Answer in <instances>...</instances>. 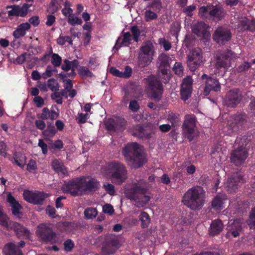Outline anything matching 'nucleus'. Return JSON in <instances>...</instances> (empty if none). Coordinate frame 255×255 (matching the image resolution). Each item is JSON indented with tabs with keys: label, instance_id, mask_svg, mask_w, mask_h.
<instances>
[{
	"label": "nucleus",
	"instance_id": "nucleus-44",
	"mask_svg": "<svg viewBox=\"0 0 255 255\" xmlns=\"http://www.w3.org/2000/svg\"><path fill=\"white\" fill-rule=\"evenodd\" d=\"M78 74L82 78L92 77L93 76V73L89 69L84 66H81L78 69Z\"/></svg>",
	"mask_w": 255,
	"mask_h": 255
},
{
	"label": "nucleus",
	"instance_id": "nucleus-4",
	"mask_svg": "<svg viewBox=\"0 0 255 255\" xmlns=\"http://www.w3.org/2000/svg\"><path fill=\"white\" fill-rule=\"evenodd\" d=\"M205 193L202 187L194 186L184 193L182 202L192 210H200L205 204Z\"/></svg>",
	"mask_w": 255,
	"mask_h": 255
},
{
	"label": "nucleus",
	"instance_id": "nucleus-22",
	"mask_svg": "<svg viewBox=\"0 0 255 255\" xmlns=\"http://www.w3.org/2000/svg\"><path fill=\"white\" fill-rule=\"evenodd\" d=\"M7 201L9 203L11 207V210L12 215L18 218H21L22 215L20 210L22 209V206L19 204L14 196L10 193H9L7 196Z\"/></svg>",
	"mask_w": 255,
	"mask_h": 255
},
{
	"label": "nucleus",
	"instance_id": "nucleus-58",
	"mask_svg": "<svg viewBox=\"0 0 255 255\" xmlns=\"http://www.w3.org/2000/svg\"><path fill=\"white\" fill-rule=\"evenodd\" d=\"M68 22L72 25H80L82 23V20L81 18L78 17H73V16H70L68 17Z\"/></svg>",
	"mask_w": 255,
	"mask_h": 255
},
{
	"label": "nucleus",
	"instance_id": "nucleus-35",
	"mask_svg": "<svg viewBox=\"0 0 255 255\" xmlns=\"http://www.w3.org/2000/svg\"><path fill=\"white\" fill-rule=\"evenodd\" d=\"M14 163L21 168L24 167L26 157L19 152H15L13 154Z\"/></svg>",
	"mask_w": 255,
	"mask_h": 255
},
{
	"label": "nucleus",
	"instance_id": "nucleus-57",
	"mask_svg": "<svg viewBox=\"0 0 255 255\" xmlns=\"http://www.w3.org/2000/svg\"><path fill=\"white\" fill-rule=\"evenodd\" d=\"M49 110L47 108L45 107L43 109L42 113L41 114H38L37 115V117L41 120H47L49 118Z\"/></svg>",
	"mask_w": 255,
	"mask_h": 255
},
{
	"label": "nucleus",
	"instance_id": "nucleus-49",
	"mask_svg": "<svg viewBox=\"0 0 255 255\" xmlns=\"http://www.w3.org/2000/svg\"><path fill=\"white\" fill-rule=\"evenodd\" d=\"M249 19L246 17H244L241 20H239L238 24V28L241 31H246L248 29V24L249 23Z\"/></svg>",
	"mask_w": 255,
	"mask_h": 255
},
{
	"label": "nucleus",
	"instance_id": "nucleus-54",
	"mask_svg": "<svg viewBox=\"0 0 255 255\" xmlns=\"http://www.w3.org/2000/svg\"><path fill=\"white\" fill-rule=\"evenodd\" d=\"M64 250L67 252H71L74 248L75 244L71 239H68L64 242Z\"/></svg>",
	"mask_w": 255,
	"mask_h": 255
},
{
	"label": "nucleus",
	"instance_id": "nucleus-37",
	"mask_svg": "<svg viewBox=\"0 0 255 255\" xmlns=\"http://www.w3.org/2000/svg\"><path fill=\"white\" fill-rule=\"evenodd\" d=\"M162 2L161 0H151L148 3L147 7L152 9L154 11L159 12L162 9Z\"/></svg>",
	"mask_w": 255,
	"mask_h": 255
},
{
	"label": "nucleus",
	"instance_id": "nucleus-46",
	"mask_svg": "<svg viewBox=\"0 0 255 255\" xmlns=\"http://www.w3.org/2000/svg\"><path fill=\"white\" fill-rule=\"evenodd\" d=\"M62 58L57 53L51 54V63L55 67H59L62 63Z\"/></svg>",
	"mask_w": 255,
	"mask_h": 255
},
{
	"label": "nucleus",
	"instance_id": "nucleus-28",
	"mask_svg": "<svg viewBox=\"0 0 255 255\" xmlns=\"http://www.w3.org/2000/svg\"><path fill=\"white\" fill-rule=\"evenodd\" d=\"M30 24L28 22L22 23L19 25L13 32V36L16 39L23 37L26 34V31L30 28Z\"/></svg>",
	"mask_w": 255,
	"mask_h": 255
},
{
	"label": "nucleus",
	"instance_id": "nucleus-61",
	"mask_svg": "<svg viewBox=\"0 0 255 255\" xmlns=\"http://www.w3.org/2000/svg\"><path fill=\"white\" fill-rule=\"evenodd\" d=\"M37 169V166L35 161L30 159L27 165V170L30 172H33Z\"/></svg>",
	"mask_w": 255,
	"mask_h": 255
},
{
	"label": "nucleus",
	"instance_id": "nucleus-11",
	"mask_svg": "<svg viewBox=\"0 0 255 255\" xmlns=\"http://www.w3.org/2000/svg\"><path fill=\"white\" fill-rule=\"evenodd\" d=\"M150 98L156 101L161 99L163 87L162 83L154 76H149L147 80Z\"/></svg>",
	"mask_w": 255,
	"mask_h": 255
},
{
	"label": "nucleus",
	"instance_id": "nucleus-23",
	"mask_svg": "<svg viewBox=\"0 0 255 255\" xmlns=\"http://www.w3.org/2000/svg\"><path fill=\"white\" fill-rule=\"evenodd\" d=\"M227 234L232 235L234 237H237L239 236L240 232L242 230V226L239 220H235L233 222L228 223L227 227Z\"/></svg>",
	"mask_w": 255,
	"mask_h": 255
},
{
	"label": "nucleus",
	"instance_id": "nucleus-1",
	"mask_svg": "<svg viewBox=\"0 0 255 255\" xmlns=\"http://www.w3.org/2000/svg\"><path fill=\"white\" fill-rule=\"evenodd\" d=\"M89 178V177L83 176L65 181L63 187V191L74 197L85 194L87 192L95 191L99 188V182L93 178L87 180Z\"/></svg>",
	"mask_w": 255,
	"mask_h": 255
},
{
	"label": "nucleus",
	"instance_id": "nucleus-29",
	"mask_svg": "<svg viewBox=\"0 0 255 255\" xmlns=\"http://www.w3.org/2000/svg\"><path fill=\"white\" fill-rule=\"evenodd\" d=\"M2 252L4 255H23L22 252L17 249L13 243H8L5 245Z\"/></svg>",
	"mask_w": 255,
	"mask_h": 255
},
{
	"label": "nucleus",
	"instance_id": "nucleus-20",
	"mask_svg": "<svg viewBox=\"0 0 255 255\" xmlns=\"http://www.w3.org/2000/svg\"><path fill=\"white\" fill-rule=\"evenodd\" d=\"M126 121L122 118L109 119L105 123L106 129L112 132L121 130L126 125Z\"/></svg>",
	"mask_w": 255,
	"mask_h": 255
},
{
	"label": "nucleus",
	"instance_id": "nucleus-9",
	"mask_svg": "<svg viewBox=\"0 0 255 255\" xmlns=\"http://www.w3.org/2000/svg\"><path fill=\"white\" fill-rule=\"evenodd\" d=\"M245 141V138H240L238 137L236 140V143L242 142V145L238 147L236 149L233 150L230 155L231 162L236 166H239L242 165L245 161L248 156V152L242 140Z\"/></svg>",
	"mask_w": 255,
	"mask_h": 255
},
{
	"label": "nucleus",
	"instance_id": "nucleus-13",
	"mask_svg": "<svg viewBox=\"0 0 255 255\" xmlns=\"http://www.w3.org/2000/svg\"><path fill=\"white\" fill-rule=\"evenodd\" d=\"M202 52L201 49H193L188 56L187 61L188 66L190 70L194 72L202 62Z\"/></svg>",
	"mask_w": 255,
	"mask_h": 255
},
{
	"label": "nucleus",
	"instance_id": "nucleus-55",
	"mask_svg": "<svg viewBox=\"0 0 255 255\" xmlns=\"http://www.w3.org/2000/svg\"><path fill=\"white\" fill-rule=\"evenodd\" d=\"M11 7L12 9L8 11V15L10 16H19V6L18 5H13L7 7Z\"/></svg>",
	"mask_w": 255,
	"mask_h": 255
},
{
	"label": "nucleus",
	"instance_id": "nucleus-2",
	"mask_svg": "<svg viewBox=\"0 0 255 255\" xmlns=\"http://www.w3.org/2000/svg\"><path fill=\"white\" fill-rule=\"evenodd\" d=\"M148 183L144 179H140L132 183L130 188L126 189L125 194L127 198L135 202L138 207L144 206L150 201V197L146 195L148 191Z\"/></svg>",
	"mask_w": 255,
	"mask_h": 255
},
{
	"label": "nucleus",
	"instance_id": "nucleus-60",
	"mask_svg": "<svg viewBox=\"0 0 255 255\" xmlns=\"http://www.w3.org/2000/svg\"><path fill=\"white\" fill-rule=\"evenodd\" d=\"M159 44L163 46L165 51H168L171 47V43L165 38H161L159 39Z\"/></svg>",
	"mask_w": 255,
	"mask_h": 255
},
{
	"label": "nucleus",
	"instance_id": "nucleus-27",
	"mask_svg": "<svg viewBox=\"0 0 255 255\" xmlns=\"http://www.w3.org/2000/svg\"><path fill=\"white\" fill-rule=\"evenodd\" d=\"M224 225L220 219L212 221L209 229L210 235L213 236L219 234L223 230Z\"/></svg>",
	"mask_w": 255,
	"mask_h": 255
},
{
	"label": "nucleus",
	"instance_id": "nucleus-47",
	"mask_svg": "<svg viewBox=\"0 0 255 255\" xmlns=\"http://www.w3.org/2000/svg\"><path fill=\"white\" fill-rule=\"evenodd\" d=\"M58 0H51L47 11L51 14H54L58 10L60 6L57 3Z\"/></svg>",
	"mask_w": 255,
	"mask_h": 255
},
{
	"label": "nucleus",
	"instance_id": "nucleus-59",
	"mask_svg": "<svg viewBox=\"0 0 255 255\" xmlns=\"http://www.w3.org/2000/svg\"><path fill=\"white\" fill-rule=\"evenodd\" d=\"M63 143L61 140L58 139L56 140L54 143L51 144V146L49 147L50 149H62L63 148Z\"/></svg>",
	"mask_w": 255,
	"mask_h": 255
},
{
	"label": "nucleus",
	"instance_id": "nucleus-45",
	"mask_svg": "<svg viewBox=\"0 0 255 255\" xmlns=\"http://www.w3.org/2000/svg\"><path fill=\"white\" fill-rule=\"evenodd\" d=\"M160 67H169V57L165 54L160 55L158 57Z\"/></svg>",
	"mask_w": 255,
	"mask_h": 255
},
{
	"label": "nucleus",
	"instance_id": "nucleus-24",
	"mask_svg": "<svg viewBox=\"0 0 255 255\" xmlns=\"http://www.w3.org/2000/svg\"><path fill=\"white\" fill-rule=\"evenodd\" d=\"M11 224L12 230H13L19 239H29V232L25 227L17 222H14Z\"/></svg>",
	"mask_w": 255,
	"mask_h": 255
},
{
	"label": "nucleus",
	"instance_id": "nucleus-19",
	"mask_svg": "<svg viewBox=\"0 0 255 255\" xmlns=\"http://www.w3.org/2000/svg\"><path fill=\"white\" fill-rule=\"evenodd\" d=\"M193 91V79L190 76H187L182 82L180 89L181 99L187 100L191 96Z\"/></svg>",
	"mask_w": 255,
	"mask_h": 255
},
{
	"label": "nucleus",
	"instance_id": "nucleus-6",
	"mask_svg": "<svg viewBox=\"0 0 255 255\" xmlns=\"http://www.w3.org/2000/svg\"><path fill=\"white\" fill-rule=\"evenodd\" d=\"M197 119L194 114H187L184 117V122L182 126L183 136L191 141L198 136L196 132Z\"/></svg>",
	"mask_w": 255,
	"mask_h": 255
},
{
	"label": "nucleus",
	"instance_id": "nucleus-63",
	"mask_svg": "<svg viewBox=\"0 0 255 255\" xmlns=\"http://www.w3.org/2000/svg\"><path fill=\"white\" fill-rule=\"evenodd\" d=\"M51 98L55 100V102L57 104H62L63 101L62 98L60 97V94L56 91L51 94Z\"/></svg>",
	"mask_w": 255,
	"mask_h": 255
},
{
	"label": "nucleus",
	"instance_id": "nucleus-18",
	"mask_svg": "<svg viewBox=\"0 0 255 255\" xmlns=\"http://www.w3.org/2000/svg\"><path fill=\"white\" fill-rule=\"evenodd\" d=\"M232 33L229 29L222 26L218 27L213 34V38L219 44H224L232 38Z\"/></svg>",
	"mask_w": 255,
	"mask_h": 255
},
{
	"label": "nucleus",
	"instance_id": "nucleus-26",
	"mask_svg": "<svg viewBox=\"0 0 255 255\" xmlns=\"http://www.w3.org/2000/svg\"><path fill=\"white\" fill-rule=\"evenodd\" d=\"M132 134L133 136H137L140 138L149 139L152 136V133L148 132L147 130L140 125H136L133 127Z\"/></svg>",
	"mask_w": 255,
	"mask_h": 255
},
{
	"label": "nucleus",
	"instance_id": "nucleus-56",
	"mask_svg": "<svg viewBox=\"0 0 255 255\" xmlns=\"http://www.w3.org/2000/svg\"><path fill=\"white\" fill-rule=\"evenodd\" d=\"M103 187L107 192L111 196H113L115 194V190L114 186L109 183H105L103 185Z\"/></svg>",
	"mask_w": 255,
	"mask_h": 255
},
{
	"label": "nucleus",
	"instance_id": "nucleus-34",
	"mask_svg": "<svg viewBox=\"0 0 255 255\" xmlns=\"http://www.w3.org/2000/svg\"><path fill=\"white\" fill-rule=\"evenodd\" d=\"M121 38L119 37L116 41V45L119 46V48L123 46L128 45L131 44V35L129 32H127L123 33V38L121 43L119 45V42L121 40Z\"/></svg>",
	"mask_w": 255,
	"mask_h": 255
},
{
	"label": "nucleus",
	"instance_id": "nucleus-41",
	"mask_svg": "<svg viewBox=\"0 0 255 255\" xmlns=\"http://www.w3.org/2000/svg\"><path fill=\"white\" fill-rule=\"evenodd\" d=\"M167 120L171 123L172 126L175 127L178 125L180 119L178 114L171 113L168 116Z\"/></svg>",
	"mask_w": 255,
	"mask_h": 255
},
{
	"label": "nucleus",
	"instance_id": "nucleus-17",
	"mask_svg": "<svg viewBox=\"0 0 255 255\" xmlns=\"http://www.w3.org/2000/svg\"><path fill=\"white\" fill-rule=\"evenodd\" d=\"M245 182L243 175L240 172L234 173L227 181V190L230 193L236 192L239 187Z\"/></svg>",
	"mask_w": 255,
	"mask_h": 255
},
{
	"label": "nucleus",
	"instance_id": "nucleus-32",
	"mask_svg": "<svg viewBox=\"0 0 255 255\" xmlns=\"http://www.w3.org/2000/svg\"><path fill=\"white\" fill-rule=\"evenodd\" d=\"M138 58V64L139 66L141 68L148 66L153 59V57L151 56L145 55L139 53Z\"/></svg>",
	"mask_w": 255,
	"mask_h": 255
},
{
	"label": "nucleus",
	"instance_id": "nucleus-39",
	"mask_svg": "<svg viewBox=\"0 0 255 255\" xmlns=\"http://www.w3.org/2000/svg\"><path fill=\"white\" fill-rule=\"evenodd\" d=\"M252 64V62L244 61L237 67L236 70L238 73H246L251 68Z\"/></svg>",
	"mask_w": 255,
	"mask_h": 255
},
{
	"label": "nucleus",
	"instance_id": "nucleus-64",
	"mask_svg": "<svg viewBox=\"0 0 255 255\" xmlns=\"http://www.w3.org/2000/svg\"><path fill=\"white\" fill-rule=\"evenodd\" d=\"M7 145L3 141L0 142V155L4 157L7 155Z\"/></svg>",
	"mask_w": 255,
	"mask_h": 255
},
{
	"label": "nucleus",
	"instance_id": "nucleus-12",
	"mask_svg": "<svg viewBox=\"0 0 255 255\" xmlns=\"http://www.w3.org/2000/svg\"><path fill=\"white\" fill-rule=\"evenodd\" d=\"M247 122V115L244 112H238L231 115L228 121V125L233 132H237Z\"/></svg>",
	"mask_w": 255,
	"mask_h": 255
},
{
	"label": "nucleus",
	"instance_id": "nucleus-33",
	"mask_svg": "<svg viewBox=\"0 0 255 255\" xmlns=\"http://www.w3.org/2000/svg\"><path fill=\"white\" fill-rule=\"evenodd\" d=\"M154 48L152 43L148 42L140 48L139 54L153 56Z\"/></svg>",
	"mask_w": 255,
	"mask_h": 255
},
{
	"label": "nucleus",
	"instance_id": "nucleus-53",
	"mask_svg": "<svg viewBox=\"0 0 255 255\" xmlns=\"http://www.w3.org/2000/svg\"><path fill=\"white\" fill-rule=\"evenodd\" d=\"M32 6V4L24 3L21 7L19 6V16L25 17L27 13L28 8Z\"/></svg>",
	"mask_w": 255,
	"mask_h": 255
},
{
	"label": "nucleus",
	"instance_id": "nucleus-51",
	"mask_svg": "<svg viewBox=\"0 0 255 255\" xmlns=\"http://www.w3.org/2000/svg\"><path fill=\"white\" fill-rule=\"evenodd\" d=\"M47 86L53 92H56L59 90V85L53 78L50 79L48 80Z\"/></svg>",
	"mask_w": 255,
	"mask_h": 255
},
{
	"label": "nucleus",
	"instance_id": "nucleus-38",
	"mask_svg": "<svg viewBox=\"0 0 255 255\" xmlns=\"http://www.w3.org/2000/svg\"><path fill=\"white\" fill-rule=\"evenodd\" d=\"M13 223L14 222L9 221V218L6 215L0 217V225L5 228L8 231L12 230V225L11 223Z\"/></svg>",
	"mask_w": 255,
	"mask_h": 255
},
{
	"label": "nucleus",
	"instance_id": "nucleus-42",
	"mask_svg": "<svg viewBox=\"0 0 255 255\" xmlns=\"http://www.w3.org/2000/svg\"><path fill=\"white\" fill-rule=\"evenodd\" d=\"M56 132L57 130H56L54 125L50 124H48L47 128L43 131V134L45 136L52 137Z\"/></svg>",
	"mask_w": 255,
	"mask_h": 255
},
{
	"label": "nucleus",
	"instance_id": "nucleus-14",
	"mask_svg": "<svg viewBox=\"0 0 255 255\" xmlns=\"http://www.w3.org/2000/svg\"><path fill=\"white\" fill-rule=\"evenodd\" d=\"M243 98L241 91L238 89L230 90L226 95L225 105L229 108H235Z\"/></svg>",
	"mask_w": 255,
	"mask_h": 255
},
{
	"label": "nucleus",
	"instance_id": "nucleus-40",
	"mask_svg": "<svg viewBox=\"0 0 255 255\" xmlns=\"http://www.w3.org/2000/svg\"><path fill=\"white\" fill-rule=\"evenodd\" d=\"M97 210L92 207L88 208L84 211L85 217L87 219H94L97 216Z\"/></svg>",
	"mask_w": 255,
	"mask_h": 255
},
{
	"label": "nucleus",
	"instance_id": "nucleus-36",
	"mask_svg": "<svg viewBox=\"0 0 255 255\" xmlns=\"http://www.w3.org/2000/svg\"><path fill=\"white\" fill-rule=\"evenodd\" d=\"M139 220L141 222V227L146 228L148 227L150 218L148 214L145 212H141L139 216Z\"/></svg>",
	"mask_w": 255,
	"mask_h": 255
},
{
	"label": "nucleus",
	"instance_id": "nucleus-16",
	"mask_svg": "<svg viewBox=\"0 0 255 255\" xmlns=\"http://www.w3.org/2000/svg\"><path fill=\"white\" fill-rule=\"evenodd\" d=\"M202 80L206 79L205 86L203 94L205 96H208L211 92H218L221 90V85L217 78H212L204 74L202 75Z\"/></svg>",
	"mask_w": 255,
	"mask_h": 255
},
{
	"label": "nucleus",
	"instance_id": "nucleus-7",
	"mask_svg": "<svg viewBox=\"0 0 255 255\" xmlns=\"http://www.w3.org/2000/svg\"><path fill=\"white\" fill-rule=\"evenodd\" d=\"M109 167L112 173L113 182L121 185L127 178V170L125 166L118 161H113L109 163Z\"/></svg>",
	"mask_w": 255,
	"mask_h": 255
},
{
	"label": "nucleus",
	"instance_id": "nucleus-5",
	"mask_svg": "<svg viewBox=\"0 0 255 255\" xmlns=\"http://www.w3.org/2000/svg\"><path fill=\"white\" fill-rule=\"evenodd\" d=\"M226 14L223 8L221 6L208 5L202 6L199 9V15L206 20H221Z\"/></svg>",
	"mask_w": 255,
	"mask_h": 255
},
{
	"label": "nucleus",
	"instance_id": "nucleus-50",
	"mask_svg": "<svg viewBox=\"0 0 255 255\" xmlns=\"http://www.w3.org/2000/svg\"><path fill=\"white\" fill-rule=\"evenodd\" d=\"M130 31L133 35V39L135 42L139 41V37L140 35V31L137 25L132 26L130 27Z\"/></svg>",
	"mask_w": 255,
	"mask_h": 255
},
{
	"label": "nucleus",
	"instance_id": "nucleus-48",
	"mask_svg": "<svg viewBox=\"0 0 255 255\" xmlns=\"http://www.w3.org/2000/svg\"><path fill=\"white\" fill-rule=\"evenodd\" d=\"M173 70L176 75L180 77L182 76L184 68L182 63L179 62H175L173 68Z\"/></svg>",
	"mask_w": 255,
	"mask_h": 255
},
{
	"label": "nucleus",
	"instance_id": "nucleus-10",
	"mask_svg": "<svg viewBox=\"0 0 255 255\" xmlns=\"http://www.w3.org/2000/svg\"><path fill=\"white\" fill-rule=\"evenodd\" d=\"M36 233L43 242L53 244L58 242L56 233L51 227L45 224H41L38 226Z\"/></svg>",
	"mask_w": 255,
	"mask_h": 255
},
{
	"label": "nucleus",
	"instance_id": "nucleus-30",
	"mask_svg": "<svg viewBox=\"0 0 255 255\" xmlns=\"http://www.w3.org/2000/svg\"><path fill=\"white\" fill-rule=\"evenodd\" d=\"M52 168L57 173H61L63 175L68 173V171L62 162L58 159H54L52 162Z\"/></svg>",
	"mask_w": 255,
	"mask_h": 255
},
{
	"label": "nucleus",
	"instance_id": "nucleus-62",
	"mask_svg": "<svg viewBox=\"0 0 255 255\" xmlns=\"http://www.w3.org/2000/svg\"><path fill=\"white\" fill-rule=\"evenodd\" d=\"M129 109L133 112H137L139 109V106L135 100H132L129 102Z\"/></svg>",
	"mask_w": 255,
	"mask_h": 255
},
{
	"label": "nucleus",
	"instance_id": "nucleus-15",
	"mask_svg": "<svg viewBox=\"0 0 255 255\" xmlns=\"http://www.w3.org/2000/svg\"><path fill=\"white\" fill-rule=\"evenodd\" d=\"M23 196L24 199L29 203L34 205H42L48 195L43 192H33L29 190H25L23 192Z\"/></svg>",
	"mask_w": 255,
	"mask_h": 255
},
{
	"label": "nucleus",
	"instance_id": "nucleus-25",
	"mask_svg": "<svg viewBox=\"0 0 255 255\" xmlns=\"http://www.w3.org/2000/svg\"><path fill=\"white\" fill-rule=\"evenodd\" d=\"M209 27L204 22L199 21L192 26V31L197 36L205 37L207 34V29Z\"/></svg>",
	"mask_w": 255,
	"mask_h": 255
},
{
	"label": "nucleus",
	"instance_id": "nucleus-52",
	"mask_svg": "<svg viewBox=\"0 0 255 255\" xmlns=\"http://www.w3.org/2000/svg\"><path fill=\"white\" fill-rule=\"evenodd\" d=\"M248 224L251 228H254L255 229V207L253 208L250 212Z\"/></svg>",
	"mask_w": 255,
	"mask_h": 255
},
{
	"label": "nucleus",
	"instance_id": "nucleus-21",
	"mask_svg": "<svg viewBox=\"0 0 255 255\" xmlns=\"http://www.w3.org/2000/svg\"><path fill=\"white\" fill-rule=\"evenodd\" d=\"M119 241L116 238L107 239L102 248V255H111L114 254L119 247Z\"/></svg>",
	"mask_w": 255,
	"mask_h": 255
},
{
	"label": "nucleus",
	"instance_id": "nucleus-3",
	"mask_svg": "<svg viewBox=\"0 0 255 255\" xmlns=\"http://www.w3.org/2000/svg\"><path fill=\"white\" fill-rule=\"evenodd\" d=\"M122 153L128 164L132 168L142 166L146 162L144 154L136 142L128 143L123 147Z\"/></svg>",
	"mask_w": 255,
	"mask_h": 255
},
{
	"label": "nucleus",
	"instance_id": "nucleus-8",
	"mask_svg": "<svg viewBox=\"0 0 255 255\" xmlns=\"http://www.w3.org/2000/svg\"><path fill=\"white\" fill-rule=\"evenodd\" d=\"M236 57V54L229 49L219 52L216 56L215 67L227 71L231 66V61Z\"/></svg>",
	"mask_w": 255,
	"mask_h": 255
},
{
	"label": "nucleus",
	"instance_id": "nucleus-31",
	"mask_svg": "<svg viewBox=\"0 0 255 255\" xmlns=\"http://www.w3.org/2000/svg\"><path fill=\"white\" fill-rule=\"evenodd\" d=\"M224 198L221 195H217L212 202V208L216 211H221L223 209Z\"/></svg>",
	"mask_w": 255,
	"mask_h": 255
},
{
	"label": "nucleus",
	"instance_id": "nucleus-43",
	"mask_svg": "<svg viewBox=\"0 0 255 255\" xmlns=\"http://www.w3.org/2000/svg\"><path fill=\"white\" fill-rule=\"evenodd\" d=\"M157 14L151 9H147L144 12V20L146 22H149L157 19Z\"/></svg>",
	"mask_w": 255,
	"mask_h": 255
}]
</instances>
